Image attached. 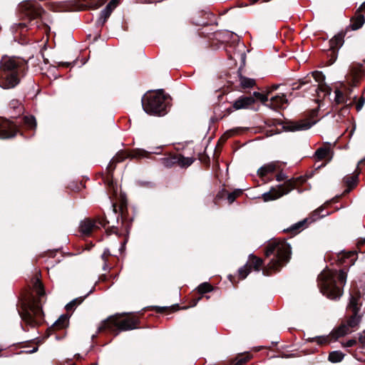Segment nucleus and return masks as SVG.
<instances>
[{
    "mask_svg": "<svg viewBox=\"0 0 365 365\" xmlns=\"http://www.w3.org/2000/svg\"><path fill=\"white\" fill-rule=\"evenodd\" d=\"M308 219H304L302 221H299L295 224H294L292 226L290 227L289 230L290 231H299L304 228V225L307 222Z\"/></svg>",
    "mask_w": 365,
    "mask_h": 365,
    "instance_id": "obj_27",
    "label": "nucleus"
},
{
    "mask_svg": "<svg viewBox=\"0 0 365 365\" xmlns=\"http://www.w3.org/2000/svg\"><path fill=\"white\" fill-rule=\"evenodd\" d=\"M212 290V287L207 282L202 283L198 287V292L200 293H207Z\"/></svg>",
    "mask_w": 365,
    "mask_h": 365,
    "instance_id": "obj_30",
    "label": "nucleus"
},
{
    "mask_svg": "<svg viewBox=\"0 0 365 365\" xmlns=\"http://www.w3.org/2000/svg\"><path fill=\"white\" fill-rule=\"evenodd\" d=\"M96 227V222L90 219H86L80 224V231L84 235H89Z\"/></svg>",
    "mask_w": 365,
    "mask_h": 365,
    "instance_id": "obj_12",
    "label": "nucleus"
},
{
    "mask_svg": "<svg viewBox=\"0 0 365 365\" xmlns=\"http://www.w3.org/2000/svg\"><path fill=\"white\" fill-rule=\"evenodd\" d=\"M323 210H324V208L322 207H320L318 209H317L316 210H314L313 212V213L312 214V216L310 217L311 220L315 221L318 219H320V218L329 215L328 212L321 214V212H323Z\"/></svg>",
    "mask_w": 365,
    "mask_h": 365,
    "instance_id": "obj_24",
    "label": "nucleus"
},
{
    "mask_svg": "<svg viewBox=\"0 0 365 365\" xmlns=\"http://www.w3.org/2000/svg\"><path fill=\"white\" fill-rule=\"evenodd\" d=\"M106 255H107V254H106V252H105L103 254L102 257L104 259Z\"/></svg>",
    "mask_w": 365,
    "mask_h": 365,
    "instance_id": "obj_51",
    "label": "nucleus"
},
{
    "mask_svg": "<svg viewBox=\"0 0 365 365\" xmlns=\"http://www.w3.org/2000/svg\"><path fill=\"white\" fill-rule=\"evenodd\" d=\"M363 161H364L363 160H360V161L359 162V164L361 163Z\"/></svg>",
    "mask_w": 365,
    "mask_h": 365,
    "instance_id": "obj_55",
    "label": "nucleus"
},
{
    "mask_svg": "<svg viewBox=\"0 0 365 365\" xmlns=\"http://www.w3.org/2000/svg\"><path fill=\"white\" fill-rule=\"evenodd\" d=\"M242 193V190L238 189L235 190L234 192L230 193L227 196V200L230 203H232L235 201V198L239 196Z\"/></svg>",
    "mask_w": 365,
    "mask_h": 365,
    "instance_id": "obj_35",
    "label": "nucleus"
},
{
    "mask_svg": "<svg viewBox=\"0 0 365 365\" xmlns=\"http://www.w3.org/2000/svg\"><path fill=\"white\" fill-rule=\"evenodd\" d=\"M118 3V0H111L106 8L101 11V19H103V23H104L109 17L112 11L117 6Z\"/></svg>",
    "mask_w": 365,
    "mask_h": 365,
    "instance_id": "obj_13",
    "label": "nucleus"
},
{
    "mask_svg": "<svg viewBox=\"0 0 365 365\" xmlns=\"http://www.w3.org/2000/svg\"><path fill=\"white\" fill-rule=\"evenodd\" d=\"M165 100L163 90L149 92L142 99L143 110L150 115H163L167 108Z\"/></svg>",
    "mask_w": 365,
    "mask_h": 365,
    "instance_id": "obj_4",
    "label": "nucleus"
},
{
    "mask_svg": "<svg viewBox=\"0 0 365 365\" xmlns=\"http://www.w3.org/2000/svg\"><path fill=\"white\" fill-rule=\"evenodd\" d=\"M250 258L252 259V263L253 264L255 270L259 271L260 267L262 264V260L260 258H257L252 255L250 256Z\"/></svg>",
    "mask_w": 365,
    "mask_h": 365,
    "instance_id": "obj_33",
    "label": "nucleus"
},
{
    "mask_svg": "<svg viewBox=\"0 0 365 365\" xmlns=\"http://www.w3.org/2000/svg\"><path fill=\"white\" fill-rule=\"evenodd\" d=\"M357 175H352L346 178V183L349 188L354 187L357 181Z\"/></svg>",
    "mask_w": 365,
    "mask_h": 365,
    "instance_id": "obj_34",
    "label": "nucleus"
},
{
    "mask_svg": "<svg viewBox=\"0 0 365 365\" xmlns=\"http://www.w3.org/2000/svg\"><path fill=\"white\" fill-rule=\"evenodd\" d=\"M20 61L16 58L4 57L0 65V87L9 89L19 83Z\"/></svg>",
    "mask_w": 365,
    "mask_h": 365,
    "instance_id": "obj_2",
    "label": "nucleus"
},
{
    "mask_svg": "<svg viewBox=\"0 0 365 365\" xmlns=\"http://www.w3.org/2000/svg\"><path fill=\"white\" fill-rule=\"evenodd\" d=\"M247 361V358H241L233 365H243Z\"/></svg>",
    "mask_w": 365,
    "mask_h": 365,
    "instance_id": "obj_43",
    "label": "nucleus"
},
{
    "mask_svg": "<svg viewBox=\"0 0 365 365\" xmlns=\"http://www.w3.org/2000/svg\"><path fill=\"white\" fill-rule=\"evenodd\" d=\"M255 102L253 96H240L233 102L232 107L229 108V112L233 110L247 109Z\"/></svg>",
    "mask_w": 365,
    "mask_h": 365,
    "instance_id": "obj_9",
    "label": "nucleus"
},
{
    "mask_svg": "<svg viewBox=\"0 0 365 365\" xmlns=\"http://www.w3.org/2000/svg\"><path fill=\"white\" fill-rule=\"evenodd\" d=\"M335 95H336L335 101H336V103H341L343 101V99H344L342 92L339 91V90H336L335 91Z\"/></svg>",
    "mask_w": 365,
    "mask_h": 365,
    "instance_id": "obj_38",
    "label": "nucleus"
},
{
    "mask_svg": "<svg viewBox=\"0 0 365 365\" xmlns=\"http://www.w3.org/2000/svg\"><path fill=\"white\" fill-rule=\"evenodd\" d=\"M83 300V298L79 297L73 299L71 302H70L68 304H66V307L67 310H71L73 308H74L76 306L80 304Z\"/></svg>",
    "mask_w": 365,
    "mask_h": 365,
    "instance_id": "obj_31",
    "label": "nucleus"
},
{
    "mask_svg": "<svg viewBox=\"0 0 365 365\" xmlns=\"http://www.w3.org/2000/svg\"><path fill=\"white\" fill-rule=\"evenodd\" d=\"M317 341L318 343L322 344V343L325 342L327 341V339L325 338L318 337L317 339Z\"/></svg>",
    "mask_w": 365,
    "mask_h": 365,
    "instance_id": "obj_45",
    "label": "nucleus"
},
{
    "mask_svg": "<svg viewBox=\"0 0 365 365\" xmlns=\"http://www.w3.org/2000/svg\"><path fill=\"white\" fill-rule=\"evenodd\" d=\"M34 289L39 297L43 296L45 294L42 284L38 279H36L34 284Z\"/></svg>",
    "mask_w": 365,
    "mask_h": 365,
    "instance_id": "obj_25",
    "label": "nucleus"
},
{
    "mask_svg": "<svg viewBox=\"0 0 365 365\" xmlns=\"http://www.w3.org/2000/svg\"><path fill=\"white\" fill-rule=\"evenodd\" d=\"M11 106H12L14 108L19 109V113H21L23 110L22 107L17 101H12Z\"/></svg>",
    "mask_w": 365,
    "mask_h": 365,
    "instance_id": "obj_40",
    "label": "nucleus"
},
{
    "mask_svg": "<svg viewBox=\"0 0 365 365\" xmlns=\"http://www.w3.org/2000/svg\"><path fill=\"white\" fill-rule=\"evenodd\" d=\"M42 315L43 312L40 301L33 299L29 302L26 307H24L21 318L26 323L34 327L40 322Z\"/></svg>",
    "mask_w": 365,
    "mask_h": 365,
    "instance_id": "obj_6",
    "label": "nucleus"
},
{
    "mask_svg": "<svg viewBox=\"0 0 365 365\" xmlns=\"http://www.w3.org/2000/svg\"><path fill=\"white\" fill-rule=\"evenodd\" d=\"M93 365H97L96 364H93Z\"/></svg>",
    "mask_w": 365,
    "mask_h": 365,
    "instance_id": "obj_56",
    "label": "nucleus"
},
{
    "mask_svg": "<svg viewBox=\"0 0 365 365\" xmlns=\"http://www.w3.org/2000/svg\"><path fill=\"white\" fill-rule=\"evenodd\" d=\"M315 155L318 160H330L332 158L333 153L329 145H324L316 150Z\"/></svg>",
    "mask_w": 365,
    "mask_h": 365,
    "instance_id": "obj_11",
    "label": "nucleus"
},
{
    "mask_svg": "<svg viewBox=\"0 0 365 365\" xmlns=\"http://www.w3.org/2000/svg\"><path fill=\"white\" fill-rule=\"evenodd\" d=\"M312 74L313 78L315 79V81L317 82H318L319 83H322L324 82V81L325 79V76L322 73V72L316 71L312 72Z\"/></svg>",
    "mask_w": 365,
    "mask_h": 365,
    "instance_id": "obj_32",
    "label": "nucleus"
},
{
    "mask_svg": "<svg viewBox=\"0 0 365 365\" xmlns=\"http://www.w3.org/2000/svg\"><path fill=\"white\" fill-rule=\"evenodd\" d=\"M279 85H273L271 88V91H269V93L272 91H274V90H277L278 88H279Z\"/></svg>",
    "mask_w": 365,
    "mask_h": 365,
    "instance_id": "obj_46",
    "label": "nucleus"
},
{
    "mask_svg": "<svg viewBox=\"0 0 365 365\" xmlns=\"http://www.w3.org/2000/svg\"><path fill=\"white\" fill-rule=\"evenodd\" d=\"M251 265L245 264L239 269V275L241 279H245L250 272Z\"/></svg>",
    "mask_w": 365,
    "mask_h": 365,
    "instance_id": "obj_29",
    "label": "nucleus"
},
{
    "mask_svg": "<svg viewBox=\"0 0 365 365\" xmlns=\"http://www.w3.org/2000/svg\"><path fill=\"white\" fill-rule=\"evenodd\" d=\"M37 349H38V348H37V347H36V348H34V349H33L30 350L29 352V353H34V352H36V351H37Z\"/></svg>",
    "mask_w": 365,
    "mask_h": 365,
    "instance_id": "obj_47",
    "label": "nucleus"
},
{
    "mask_svg": "<svg viewBox=\"0 0 365 365\" xmlns=\"http://www.w3.org/2000/svg\"><path fill=\"white\" fill-rule=\"evenodd\" d=\"M61 64L62 66H69V63H67V62H62V63H61Z\"/></svg>",
    "mask_w": 365,
    "mask_h": 365,
    "instance_id": "obj_48",
    "label": "nucleus"
},
{
    "mask_svg": "<svg viewBox=\"0 0 365 365\" xmlns=\"http://www.w3.org/2000/svg\"><path fill=\"white\" fill-rule=\"evenodd\" d=\"M361 322V316L358 314H352V315L345 322L346 324L351 329L352 331L359 326Z\"/></svg>",
    "mask_w": 365,
    "mask_h": 365,
    "instance_id": "obj_17",
    "label": "nucleus"
},
{
    "mask_svg": "<svg viewBox=\"0 0 365 365\" xmlns=\"http://www.w3.org/2000/svg\"><path fill=\"white\" fill-rule=\"evenodd\" d=\"M348 308L351 310L353 314H358L360 309L359 307V299L353 296H351Z\"/></svg>",
    "mask_w": 365,
    "mask_h": 365,
    "instance_id": "obj_21",
    "label": "nucleus"
},
{
    "mask_svg": "<svg viewBox=\"0 0 365 365\" xmlns=\"http://www.w3.org/2000/svg\"><path fill=\"white\" fill-rule=\"evenodd\" d=\"M352 332V330L351 328H349L346 323L342 324L337 329H336L333 333L332 335L335 338H339L341 336H344L348 334H350Z\"/></svg>",
    "mask_w": 365,
    "mask_h": 365,
    "instance_id": "obj_15",
    "label": "nucleus"
},
{
    "mask_svg": "<svg viewBox=\"0 0 365 365\" xmlns=\"http://www.w3.org/2000/svg\"><path fill=\"white\" fill-rule=\"evenodd\" d=\"M344 357V354L340 351H334L329 355V360L332 363L340 362Z\"/></svg>",
    "mask_w": 365,
    "mask_h": 365,
    "instance_id": "obj_22",
    "label": "nucleus"
},
{
    "mask_svg": "<svg viewBox=\"0 0 365 365\" xmlns=\"http://www.w3.org/2000/svg\"><path fill=\"white\" fill-rule=\"evenodd\" d=\"M137 321L133 319H125L119 321L118 317L112 316L104 320L98 327V331L108 329L111 331H128L136 328Z\"/></svg>",
    "mask_w": 365,
    "mask_h": 365,
    "instance_id": "obj_7",
    "label": "nucleus"
},
{
    "mask_svg": "<svg viewBox=\"0 0 365 365\" xmlns=\"http://www.w3.org/2000/svg\"><path fill=\"white\" fill-rule=\"evenodd\" d=\"M263 274L264 275H269V274L268 273V270H263Z\"/></svg>",
    "mask_w": 365,
    "mask_h": 365,
    "instance_id": "obj_50",
    "label": "nucleus"
},
{
    "mask_svg": "<svg viewBox=\"0 0 365 365\" xmlns=\"http://www.w3.org/2000/svg\"><path fill=\"white\" fill-rule=\"evenodd\" d=\"M346 277V273L343 270L339 272L323 270L318 277L321 292L331 299L339 298L342 295V290L337 283L344 285Z\"/></svg>",
    "mask_w": 365,
    "mask_h": 365,
    "instance_id": "obj_1",
    "label": "nucleus"
},
{
    "mask_svg": "<svg viewBox=\"0 0 365 365\" xmlns=\"http://www.w3.org/2000/svg\"><path fill=\"white\" fill-rule=\"evenodd\" d=\"M365 9V1L361 5L359 9Z\"/></svg>",
    "mask_w": 365,
    "mask_h": 365,
    "instance_id": "obj_49",
    "label": "nucleus"
},
{
    "mask_svg": "<svg viewBox=\"0 0 365 365\" xmlns=\"http://www.w3.org/2000/svg\"><path fill=\"white\" fill-rule=\"evenodd\" d=\"M16 125L5 119H0V138H9L15 136Z\"/></svg>",
    "mask_w": 365,
    "mask_h": 365,
    "instance_id": "obj_8",
    "label": "nucleus"
},
{
    "mask_svg": "<svg viewBox=\"0 0 365 365\" xmlns=\"http://www.w3.org/2000/svg\"><path fill=\"white\" fill-rule=\"evenodd\" d=\"M287 175L280 173L276 175V180L278 182L286 180L282 185H279L277 187H272L269 192H264L262 195V198L264 202H269L275 200L284 195L288 194L291 190L295 187L296 180L294 178L287 180Z\"/></svg>",
    "mask_w": 365,
    "mask_h": 365,
    "instance_id": "obj_5",
    "label": "nucleus"
},
{
    "mask_svg": "<svg viewBox=\"0 0 365 365\" xmlns=\"http://www.w3.org/2000/svg\"><path fill=\"white\" fill-rule=\"evenodd\" d=\"M359 341L361 344L365 345V331L359 334Z\"/></svg>",
    "mask_w": 365,
    "mask_h": 365,
    "instance_id": "obj_41",
    "label": "nucleus"
},
{
    "mask_svg": "<svg viewBox=\"0 0 365 365\" xmlns=\"http://www.w3.org/2000/svg\"><path fill=\"white\" fill-rule=\"evenodd\" d=\"M266 256L275 254V258L268 264V269L278 270L284 263H287L291 255L290 245L286 242H272L266 250Z\"/></svg>",
    "mask_w": 365,
    "mask_h": 365,
    "instance_id": "obj_3",
    "label": "nucleus"
},
{
    "mask_svg": "<svg viewBox=\"0 0 365 365\" xmlns=\"http://www.w3.org/2000/svg\"><path fill=\"white\" fill-rule=\"evenodd\" d=\"M194 162L193 158H185V157H180L178 159V163L182 168H186L190 166L192 163Z\"/></svg>",
    "mask_w": 365,
    "mask_h": 365,
    "instance_id": "obj_26",
    "label": "nucleus"
},
{
    "mask_svg": "<svg viewBox=\"0 0 365 365\" xmlns=\"http://www.w3.org/2000/svg\"><path fill=\"white\" fill-rule=\"evenodd\" d=\"M314 123H309L305 120L299 121L297 123H294L288 126L289 130L290 131H297V130H305L310 128Z\"/></svg>",
    "mask_w": 365,
    "mask_h": 365,
    "instance_id": "obj_14",
    "label": "nucleus"
},
{
    "mask_svg": "<svg viewBox=\"0 0 365 365\" xmlns=\"http://www.w3.org/2000/svg\"><path fill=\"white\" fill-rule=\"evenodd\" d=\"M364 103V101L361 98L356 106V108L358 111H359L362 108Z\"/></svg>",
    "mask_w": 365,
    "mask_h": 365,
    "instance_id": "obj_42",
    "label": "nucleus"
},
{
    "mask_svg": "<svg viewBox=\"0 0 365 365\" xmlns=\"http://www.w3.org/2000/svg\"><path fill=\"white\" fill-rule=\"evenodd\" d=\"M67 319V317L63 315L58 319V320L56 322L55 324L58 328H62L63 327H64V324L66 322Z\"/></svg>",
    "mask_w": 365,
    "mask_h": 365,
    "instance_id": "obj_37",
    "label": "nucleus"
},
{
    "mask_svg": "<svg viewBox=\"0 0 365 365\" xmlns=\"http://www.w3.org/2000/svg\"><path fill=\"white\" fill-rule=\"evenodd\" d=\"M330 47L334 50L342 46L344 43V35L342 34H338L335 35L329 41Z\"/></svg>",
    "mask_w": 365,
    "mask_h": 365,
    "instance_id": "obj_18",
    "label": "nucleus"
},
{
    "mask_svg": "<svg viewBox=\"0 0 365 365\" xmlns=\"http://www.w3.org/2000/svg\"><path fill=\"white\" fill-rule=\"evenodd\" d=\"M356 344V341L355 339H349L345 343H342L341 345L344 347H351Z\"/></svg>",
    "mask_w": 365,
    "mask_h": 365,
    "instance_id": "obj_39",
    "label": "nucleus"
},
{
    "mask_svg": "<svg viewBox=\"0 0 365 365\" xmlns=\"http://www.w3.org/2000/svg\"><path fill=\"white\" fill-rule=\"evenodd\" d=\"M276 170V165L274 163H271L267 165L262 166L257 170V173L259 176H264L267 173H272Z\"/></svg>",
    "mask_w": 365,
    "mask_h": 365,
    "instance_id": "obj_19",
    "label": "nucleus"
},
{
    "mask_svg": "<svg viewBox=\"0 0 365 365\" xmlns=\"http://www.w3.org/2000/svg\"><path fill=\"white\" fill-rule=\"evenodd\" d=\"M269 93V91H268L267 94H262L259 92H254L252 96L255 97L257 99L259 100L264 105L268 106Z\"/></svg>",
    "mask_w": 365,
    "mask_h": 365,
    "instance_id": "obj_23",
    "label": "nucleus"
},
{
    "mask_svg": "<svg viewBox=\"0 0 365 365\" xmlns=\"http://www.w3.org/2000/svg\"><path fill=\"white\" fill-rule=\"evenodd\" d=\"M323 86H324L323 85H319V88H322V89Z\"/></svg>",
    "mask_w": 365,
    "mask_h": 365,
    "instance_id": "obj_53",
    "label": "nucleus"
},
{
    "mask_svg": "<svg viewBox=\"0 0 365 365\" xmlns=\"http://www.w3.org/2000/svg\"><path fill=\"white\" fill-rule=\"evenodd\" d=\"M240 86L242 89H247L254 87L256 82L254 78H247L243 76H240L239 78Z\"/></svg>",
    "mask_w": 365,
    "mask_h": 365,
    "instance_id": "obj_16",
    "label": "nucleus"
},
{
    "mask_svg": "<svg viewBox=\"0 0 365 365\" xmlns=\"http://www.w3.org/2000/svg\"><path fill=\"white\" fill-rule=\"evenodd\" d=\"M304 83H305V82L302 81V83H300V86H301L302 84H304Z\"/></svg>",
    "mask_w": 365,
    "mask_h": 365,
    "instance_id": "obj_54",
    "label": "nucleus"
},
{
    "mask_svg": "<svg viewBox=\"0 0 365 365\" xmlns=\"http://www.w3.org/2000/svg\"><path fill=\"white\" fill-rule=\"evenodd\" d=\"M288 103L286 96L283 93L276 95L269 99L268 106L273 109L284 108L285 105Z\"/></svg>",
    "mask_w": 365,
    "mask_h": 365,
    "instance_id": "obj_10",
    "label": "nucleus"
},
{
    "mask_svg": "<svg viewBox=\"0 0 365 365\" xmlns=\"http://www.w3.org/2000/svg\"><path fill=\"white\" fill-rule=\"evenodd\" d=\"M24 123L29 127L30 128H35L36 126V123L35 118L32 115L25 116L24 118Z\"/></svg>",
    "mask_w": 365,
    "mask_h": 365,
    "instance_id": "obj_28",
    "label": "nucleus"
},
{
    "mask_svg": "<svg viewBox=\"0 0 365 365\" xmlns=\"http://www.w3.org/2000/svg\"><path fill=\"white\" fill-rule=\"evenodd\" d=\"M147 155H148V153H147V152L145 150H137L132 155V158H140L146 157Z\"/></svg>",
    "mask_w": 365,
    "mask_h": 365,
    "instance_id": "obj_36",
    "label": "nucleus"
},
{
    "mask_svg": "<svg viewBox=\"0 0 365 365\" xmlns=\"http://www.w3.org/2000/svg\"><path fill=\"white\" fill-rule=\"evenodd\" d=\"M300 88V86H297V87H294V89H299Z\"/></svg>",
    "mask_w": 365,
    "mask_h": 365,
    "instance_id": "obj_52",
    "label": "nucleus"
},
{
    "mask_svg": "<svg viewBox=\"0 0 365 365\" xmlns=\"http://www.w3.org/2000/svg\"><path fill=\"white\" fill-rule=\"evenodd\" d=\"M174 163H175V160H173V159H165L164 160V163L167 166H170V165H171Z\"/></svg>",
    "mask_w": 365,
    "mask_h": 365,
    "instance_id": "obj_44",
    "label": "nucleus"
},
{
    "mask_svg": "<svg viewBox=\"0 0 365 365\" xmlns=\"http://www.w3.org/2000/svg\"><path fill=\"white\" fill-rule=\"evenodd\" d=\"M365 22V18L363 15L359 14L351 20L350 26L352 30H357L361 28Z\"/></svg>",
    "mask_w": 365,
    "mask_h": 365,
    "instance_id": "obj_20",
    "label": "nucleus"
}]
</instances>
